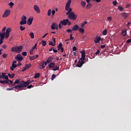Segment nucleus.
<instances>
[{"label":"nucleus","instance_id":"f257e3e1","mask_svg":"<svg viewBox=\"0 0 131 131\" xmlns=\"http://www.w3.org/2000/svg\"><path fill=\"white\" fill-rule=\"evenodd\" d=\"M32 81H33L28 80L27 81L25 82L23 80H20L19 79H16L14 83L12 84V86H15L14 88L18 91H23V90H26V88H27Z\"/></svg>","mask_w":131,"mask_h":131},{"label":"nucleus","instance_id":"f03ea898","mask_svg":"<svg viewBox=\"0 0 131 131\" xmlns=\"http://www.w3.org/2000/svg\"><path fill=\"white\" fill-rule=\"evenodd\" d=\"M78 59H79V61L78 62V64H77L76 66L77 67L80 68L82 66V65H83V64H84V63H85L84 60L86 59H85V57H83L82 56L80 58L79 57H78Z\"/></svg>","mask_w":131,"mask_h":131},{"label":"nucleus","instance_id":"7ed1b4c3","mask_svg":"<svg viewBox=\"0 0 131 131\" xmlns=\"http://www.w3.org/2000/svg\"><path fill=\"white\" fill-rule=\"evenodd\" d=\"M22 50H23V47H22V46L19 47H14L11 48L12 52H14L18 53H20Z\"/></svg>","mask_w":131,"mask_h":131},{"label":"nucleus","instance_id":"20e7f679","mask_svg":"<svg viewBox=\"0 0 131 131\" xmlns=\"http://www.w3.org/2000/svg\"><path fill=\"white\" fill-rule=\"evenodd\" d=\"M68 22H69L68 19H63L62 20H61L59 22V24L58 25V27H59V29H61V28H62V25H63V26H66V25H67V24H68Z\"/></svg>","mask_w":131,"mask_h":131},{"label":"nucleus","instance_id":"39448f33","mask_svg":"<svg viewBox=\"0 0 131 131\" xmlns=\"http://www.w3.org/2000/svg\"><path fill=\"white\" fill-rule=\"evenodd\" d=\"M77 18V15H75L74 14V12H72L71 14L69 15V19H70L71 20H73L74 21H75L76 19Z\"/></svg>","mask_w":131,"mask_h":131},{"label":"nucleus","instance_id":"423d86ee","mask_svg":"<svg viewBox=\"0 0 131 131\" xmlns=\"http://www.w3.org/2000/svg\"><path fill=\"white\" fill-rule=\"evenodd\" d=\"M27 23V21L26 20V16H23L21 18V20L20 21V25H24Z\"/></svg>","mask_w":131,"mask_h":131},{"label":"nucleus","instance_id":"0eeeda50","mask_svg":"<svg viewBox=\"0 0 131 131\" xmlns=\"http://www.w3.org/2000/svg\"><path fill=\"white\" fill-rule=\"evenodd\" d=\"M15 59H16L17 62H21L23 60V56L20 54H18L15 57Z\"/></svg>","mask_w":131,"mask_h":131},{"label":"nucleus","instance_id":"6e6552de","mask_svg":"<svg viewBox=\"0 0 131 131\" xmlns=\"http://www.w3.org/2000/svg\"><path fill=\"white\" fill-rule=\"evenodd\" d=\"M103 40V39L101 38V36H97L94 38V42L95 43H100V41Z\"/></svg>","mask_w":131,"mask_h":131},{"label":"nucleus","instance_id":"1a4fd4ad","mask_svg":"<svg viewBox=\"0 0 131 131\" xmlns=\"http://www.w3.org/2000/svg\"><path fill=\"white\" fill-rule=\"evenodd\" d=\"M11 14V11L10 10H6L3 15V18H7Z\"/></svg>","mask_w":131,"mask_h":131},{"label":"nucleus","instance_id":"9d476101","mask_svg":"<svg viewBox=\"0 0 131 131\" xmlns=\"http://www.w3.org/2000/svg\"><path fill=\"white\" fill-rule=\"evenodd\" d=\"M71 0H68L66 3V10H68L69 9H71V8H70V5H71Z\"/></svg>","mask_w":131,"mask_h":131},{"label":"nucleus","instance_id":"9b49d317","mask_svg":"<svg viewBox=\"0 0 131 131\" xmlns=\"http://www.w3.org/2000/svg\"><path fill=\"white\" fill-rule=\"evenodd\" d=\"M47 64H48L46 61H43L41 63V65H39V69H43V68H45V67H46V66H47Z\"/></svg>","mask_w":131,"mask_h":131},{"label":"nucleus","instance_id":"f8f14e48","mask_svg":"<svg viewBox=\"0 0 131 131\" xmlns=\"http://www.w3.org/2000/svg\"><path fill=\"white\" fill-rule=\"evenodd\" d=\"M33 8L36 13H37L38 14H39V13H40V9H39V7L37 6V5H34Z\"/></svg>","mask_w":131,"mask_h":131},{"label":"nucleus","instance_id":"ddd939ff","mask_svg":"<svg viewBox=\"0 0 131 131\" xmlns=\"http://www.w3.org/2000/svg\"><path fill=\"white\" fill-rule=\"evenodd\" d=\"M53 41H50L49 42V46H52L53 47H55L56 46V38H53Z\"/></svg>","mask_w":131,"mask_h":131},{"label":"nucleus","instance_id":"4468645a","mask_svg":"<svg viewBox=\"0 0 131 131\" xmlns=\"http://www.w3.org/2000/svg\"><path fill=\"white\" fill-rule=\"evenodd\" d=\"M53 60H54V57H52V56H51L48 58L46 62H47V64H49V63H51V62H52Z\"/></svg>","mask_w":131,"mask_h":131},{"label":"nucleus","instance_id":"2eb2a0df","mask_svg":"<svg viewBox=\"0 0 131 131\" xmlns=\"http://www.w3.org/2000/svg\"><path fill=\"white\" fill-rule=\"evenodd\" d=\"M48 67L49 68H51V69H53V68H55V62H50Z\"/></svg>","mask_w":131,"mask_h":131},{"label":"nucleus","instance_id":"dca6fc26","mask_svg":"<svg viewBox=\"0 0 131 131\" xmlns=\"http://www.w3.org/2000/svg\"><path fill=\"white\" fill-rule=\"evenodd\" d=\"M121 16H122V17L125 18V19H126L127 17L129 16V14L125 12H123L121 13Z\"/></svg>","mask_w":131,"mask_h":131},{"label":"nucleus","instance_id":"f3484780","mask_svg":"<svg viewBox=\"0 0 131 131\" xmlns=\"http://www.w3.org/2000/svg\"><path fill=\"white\" fill-rule=\"evenodd\" d=\"M36 58H38V55H35L33 56H29V59L31 61L36 59Z\"/></svg>","mask_w":131,"mask_h":131},{"label":"nucleus","instance_id":"a211bd4d","mask_svg":"<svg viewBox=\"0 0 131 131\" xmlns=\"http://www.w3.org/2000/svg\"><path fill=\"white\" fill-rule=\"evenodd\" d=\"M32 21H33V18H29L27 21L28 25H31L32 24Z\"/></svg>","mask_w":131,"mask_h":131},{"label":"nucleus","instance_id":"6ab92c4d","mask_svg":"<svg viewBox=\"0 0 131 131\" xmlns=\"http://www.w3.org/2000/svg\"><path fill=\"white\" fill-rule=\"evenodd\" d=\"M79 29V26H78V25H75L72 28V30L76 31L77 30H78Z\"/></svg>","mask_w":131,"mask_h":131},{"label":"nucleus","instance_id":"aec40b11","mask_svg":"<svg viewBox=\"0 0 131 131\" xmlns=\"http://www.w3.org/2000/svg\"><path fill=\"white\" fill-rule=\"evenodd\" d=\"M17 68V64H12V67H10V69L11 71H14L15 70V68Z\"/></svg>","mask_w":131,"mask_h":131},{"label":"nucleus","instance_id":"412c9836","mask_svg":"<svg viewBox=\"0 0 131 131\" xmlns=\"http://www.w3.org/2000/svg\"><path fill=\"white\" fill-rule=\"evenodd\" d=\"M66 11H68L66 13V15L70 16V14L72 13V8H69L68 10H66Z\"/></svg>","mask_w":131,"mask_h":131},{"label":"nucleus","instance_id":"4be33fe9","mask_svg":"<svg viewBox=\"0 0 131 131\" xmlns=\"http://www.w3.org/2000/svg\"><path fill=\"white\" fill-rule=\"evenodd\" d=\"M0 83H2V84H7L9 83V80H1L0 81Z\"/></svg>","mask_w":131,"mask_h":131},{"label":"nucleus","instance_id":"5701e85b","mask_svg":"<svg viewBox=\"0 0 131 131\" xmlns=\"http://www.w3.org/2000/svg\"><path fill=\"white\" fill-rule=\"evenodd\" d=\"M93 6V4H91V3H88V4L86 6V10H89L90 9H91V8H92Z\"/></svg>","mask_w":131,"mask_h":131},{"label":"nucleus","instance_id":"b1692460","mask_svg":"<svg viewBox=\"0 0 131 131\" xmlns=\"http://www.w3.org/2000/svg\"><path fill=\"white\" fill-rule=\"evenodd\" d=\"M72 35H73V34H71L70 35V39H68L67 40H66V41H68V40H73L74 39V37H73Z\"/></svg>","mask_w":131,"mask_h":131},{"label":"nucleus","instance_id":"393cba45","mask_svg":"<svg viewBox=\"0 0 131 131\" xmlns=\"http://www.w3.org/2000/svg\"><path fill=\"white\" fill-rule=\"evenodd\" d=\"M80 53L81 54V57L85 58V51L84 50L80 51Z\"/></svg>","mask_w":131,"mask_h":131},{"label":"nucleus","instance_id":"a878e982","mask_svg":"<svg viewBox=\"0 0 131 131\" xmlns=\"http://www.w3.org/2000/svg\"><path fill=\"white\" fill-rule=\"evenodd\" d=\"M62 47V43L60 42L59 43V45L57 46L58 51H60V50H61V49H62L63 48Z\"/></svg>","mask_w":131,"mask_h":131},{"label":"nucleus","instance_id":"bb28decb","mask_svg":"<svg viewBox=\"0 0 131 131\" xmlns=\"http://www.w3.org/2000/svg\"><path fill=\"white\" fill-rule=\"evenodd\" d=\"M126 31H127V30L126 29L122 30V34L123 36H125V35H126Z\"/></svg>","mask_w":131,"mask_h":131},{"label":"nucleus","instance_id":"cd10ccee","mask_svg":"<svg viewBox=\"0 0 131 131\" xmlns=\"http://www.w3.org/2000/svg\"><path fill=\"white\" fill-rule=\"evenodd\" d=\"M57 26V25L55 23H53L52 25H51V29H56V27Z\"/></svg>","mask_w":131,"mask_h":131},{"label":"nucleus","instance_id":"c85d7f7f","mask_svg":"<svg viewBox=\"0 0 131 131\" xmlns=\"http://www.w3.org/2000/svg\"><path fill=\"white\" fill-rule=\"evenodd\" d=\"M85 5H86V3L84 1H81V6H82V8H84L85 7Z\"/></svg>","mask_w":131,"mask_h":131},{"label":"nucleus","instance_id":"c756f323","mask_svg":"<svg viewBox=\"0 0 131 131\" xmlns=\"http://www.w3.org/2000/svg\"><path fill=\"white\" fill-rule=\"evenodd\" d=\"M11 31H12V29H11V28H8L7 29L6 32L5 33H8L10 34V32H11Z\"/></svg>","mask_w":131,"mask_h":131},{"label":"nucleus","instance_id":"7c9ffc66","mask_svg":"<svg viewBox=\"0 0 131 131\" xmlns=\"http://www.w3.org/2000/svg\"><path fill=\"white\" fill-rule=\"evenodd\" d=\"M31 66H32L31 64L28 63L26 64L25 67L26 68V69H29V68L31 67Z\"/></svg>","mask_w":131,"mask_h":131},{"label":"nucleus","instance_id":"2f4dec72","mask_svg":"<svg viewBox=\"0 0 131 131\" xmlns=\"http://www.w3.org/2000/svg\"><path fill=\"white\" fill-rule=\"evenodd\" d=\"M6 35V33H3L0 35L1 38L2 39H5V35Z\"/></svg>","mask_w":131,"mask_h":131},{"label":"nucleus","instance_id":"473e14b6","mask_svg":"<svg viewBox=\"0 0 131 131\" xmlns=\"http://www.w3.org/2000/svg\"><path fill=\"white\" fill-rule=\"evenodd\" d=\"M29 36L31 37V38H34V33L33 32H30Z\"/></svg>","mask_w":131,"mask_h":131},{"label":"nucleus","instance_id":"72a5a7b5","mask_svg":"<svg viewBox=\"0 0 131 131\" xmlns=\"http://www.w3.org/2000/svg\"><path fill=\"white\" fill-rule=\"evenodd\" d=\"M41 43H42V47H45V46H47V41L42 40Z\"/></svg>","mask_w":131,"mask_h":131},{"label":"nucleus","instance_id":"f704fd0d","mask_svg":"<svg viewBox=\"0 0 131 131\" xmlns=\"http://www.w3.org/2000/svg\"><path fill=\"white\" fill-rule=\"evenodd\" d=\"M8 76L10 78H14V77L15 76V74H8Z\"/></svg>","mask_w":131,"mask_h":131},{"label":"nucleus","instance_id":"c9c22d12","mask_svg":"<svg viewBox=\"0 0 131 131\" xmlns=\"http://www.w3.org/2000/svg\"><path fill=\"white\" fill-rule=\"evenodd\" d=\"M79 32H81L82 33H84V29L82 28H79Z\"/></svg>","mask_w":131,"mask_h":131},{"label":"nucleus","instance_id":"e433bc0d","mask_svg":"<svg viewBox=\"0 0 131 131\" xmlns=\"http://www.w3.org/2000/svg\"><path fill=\"white\" fill-rule=\"evenodd\" d=\"M118 9L119 10V11H120L121 12H122V11H123V7H121V6H119L118 7Z\"/></svg>","mask_w":131,"mask_h":131},{"label":"nucleus","instance_id":"4c0bfd02","mask_svg":"<svg viewBox=\"0 0 131 131\" xmlns=\"http://www.w3.org/2000/svg\"><path fill=\"white\" fill-rule=\"evenodd\" d=\"M86 24H88V21H84L81 25V27H84V25H85Z\"/></svg>","mask_w":131,"mask_h":131},{"label":"nucleus","instance_id":"58836bf2","mask_svg":"<svg viewBox=\"0 0 131 131\" xmlns=\"http://www.w3.org/2000/svg\"><path fill=\"white\" fill-rule=\"evenodd\" d=\"M103 35H107V29L103 30L102 32Z\"/></svg>","mask_w":131,"mask_h":131},{"label":"nucleus","instance_id":"ea45409f","mask_svg":"<svg viewBox=\"0 0 131 131\" xmlns=\"http://www.w3.org/2000/svg\"><path fill=\"white\" fill-rule=\"evenodd\" d=\"M57 70H59V66H56L53 69V71H57Z\"/></svg>","mask_w":131,"mask_h":131},{"label":"nucleus","instance_id":"a19ab883","mask_svg":"<svg viewBox=\"0 0 131 131\" xmlns=\"http://www.w3.org/2000/svg\"><path fill=\"white\" fill-rule=\"evenodd\" d=\"M39 73H36L35 74V76H34V78H38V77H39Z\"/></svg>","mask_w":131,"mask_h":131},{"label":"nucleus","instance_id":"79ce46f5","mask_svg":"<svg viewBox=\"0 0 131 131\" xmlns=\"http://www.w3.org/2000/svg\"><path fill=\"white\" fill-rule=\"evenodd\" d=\"M6 73H2L1 76H2V78H3V79H4L5 77L6 76Z\"/></svg>","mask_w":131,"mask_h":131},{"label":"nucleus","instance_id":"37998d69","mask_svg":"<svg viewBox=\"0 0 131 131\" xmlns=\"http://www.w3.org/2000/svg\"><path fill=\"white\" fill-rule=\"evenodd\" d=\"M51 14H52V10L49 9L48 11V16H51Z\"/></svg>","mask_w":131,"mask_h":131},{"label":"nucleus","instance_id":"c03bdc74","mask_svg":"<svg viewBox=\"0 0 131 131\" xmlns=\"http://www.w3.org/2000/svg\"><path fill=\"white\" fill-rule=\"evenodd\" d=\"M36 46H37V44H35V46H33L31 50L34 51V50L37 49V48H36Z\"/></svg>","mask_w":131,"mask_h":131},{"label":"nucleus","instance_id":"a18cd8bd","mask_svg":"<svg viewBox=\"0 0 131 131\" xmlns=\"http://www.w3.org/2000/svg\"><path fill=\"white\" fill-rule=\"evenodd\" d=\"M14 87L13 88H7L6 89V91H13V89H16L15 88V86H13Z\"/></svg>","mask_w":131,"mask_h":131},{"label":"nucleus","instance_id":"49530a36","mask_svg":"<svg viewBox=\"0 0 131 131\" xmlns=\"http://www.w3.org/2000/svg\"><path fill=\"white\" fill-rule=\"evenodd\" d=\"M6 29H7V27H4L3 29H2V32L3 33H6Z\"/></svg>","mask_w":131,"mask_h":131},{"label":"nucleus","instance_id":"de8ad7c7","mask_svg":"<svg viewBox=\"0 0 131 131\" xmlns=\"http://www.w3.org/2000/svg\"><path fill=\"white\" fill-rule=\"evenodd\" d=\"M20 29L21 31H23L24 30H25V27H23L22 26H20Z\"/></svg>","mask_w":131,"mask_h":131},{"label":"nucleus","instance_id":"09e8293b","mask_svg":"<svg viewBox=\"0 0 131 131\" xmlns=\"http://www.w3.org/2000/svg\"><path fill=\"white\" fill-rule=\"evenodd\" d=\"M56 78V76L55 74H53L52 77H51V79L52 80H54Z\"/></svg>","mask_w":131,"mask_h":131},{"label":"nucleus","instance_id":"8fccbe9b","mask_svg":"<svg viewBox=\"0 0 131 131\" xmlns=\"http://www.w3.org/2000/svg\"><path fill=\"white\" fill-rule=\"evenodd\" d=\"M8 84H12V85H13V81L8 80Z\"/></svg>","mask_w":131,"mask_h":131},{"label":"nucleus","instance_id":"3c124183","mask_svg":"<svg viewBox=\"0 0 131 131\" xmlns=\"http://www.w3.org/2000/svg\"><path fill=\"white\" fill-rule=\"evenodd\" d=\"M117 4L118 3H117V1H114L113 2V5H114V6H116Z\"/></svg>","mask_w":131,"mask_h":131},{"label":"nucleus","instance_id":"603ef678","mask_svg":"<svg viewBox=\"0 0 131 131\" xmlns=\"http://www.w3.org/2000/svg\"><path fill=\"white\" fill-rule=\"evenodd\" d=\"M9 5L10 6V8H12L13 6H14V3L13 2H10L9 4Z\"/></svg>","mask_w":131,"mask_h":131},{"label":"nucleus","instance_id":"864d4df0","mask_svg":"<svg viewBox=\"0 0 131 131\" xmlns=\"http://www.w3.org/2000/svg\"><path fill=\"white\" fill-rule=\"evenodd\" d=\"M72 31H73V30H72V29L71 30V29H68L67 30V32L68 33H70L71 32H72Z\"/></svg>","mask_w":131,"mask_h":131},{"label":"nucleus","instance_id":"5fc2aeb1","mask_svg":"<svg viewBox=\"0 0 131 131\" xmlns=\"http://www.w3.org/2000/svg\"><path fill=\"white\" fill-rule=\"evenodd\" d=\"M10 36V34L5 33V38H8Z\"/></svg>","mask_w":131,"mask_h":131},{"label":"nucleus","instance_id":"6e6d98bb","mask_svg":"<svg viewBox=\"0 0 131 131\" xmlns=\"http://www.w3.org/2000/svg\"><path fill=\"white\" fill-rule=\"evenodd\" d=\"M22 55H23V56H27V52H23L22 53Z\"/></svg>","mask_w":131,"mask_h":131},{"label":"nucleus","instance_id":"4d7b16f0","mask_svg":"<svg viewBox=\"0 0 131 131\" xmlns=\"http://www.w3.org/2000/svg\"><path fill=\"white\" fill-rule=\"evenodd\" d=\"M107 20L108 21H112V17L111 16L107 17Z\"/></svg>","mask_w":131,"mask_h":131},{"label":"nucleus","instance_id":"13d9d810","mask_svg":"<svg viewBox=\"0 0 131 131\" xmlns=\"http://www.w3.org/2000/svg\"><path fill=\"white\" fill-rule=\"evenodd\" d=\"M55 14H56V11L55 10H52V16H54V15H55Z\"/></svg>","mask_w":131,"mask_h":131},{"label":"nucleus","instance_id":"bf43d9fd","mask_svg":"<svg viewBox=\"0 0 131 131\" xmlns=\"http://www.w3.org/2000/svg\"><path fill=\"white\" fill-rule=\"evenodd\" d=\"M7 56H8L7 54H3L2 56L5 58H7Z\"/></svg>","mask_w":131,"mask_h":131},{"label":"nucleus","instance_id":"052dcab7","mask_svg":"<svg viewBox=\"0 0 131 131\" xmlns=\"http://www.w3.org/2000/svg\"><path fill=\"white\" fill-rule=\"evenodd\" d=\"M4 79H6V80H9V77L8 76L6 75L4 77Z\"/></svg>","mask_w":131,"mask_h":131},{"label":"nucleus","instance_id":"680f3d73","mask_svg":"<svg viewBox=\"0 0 131 131\" xmlns=\"http://www.w3.org/2000/svg\"><path fill=\"white\" fill-rule=\"evenodd\" d=\"M93 2H96V3H101V0H92Z\"/></svg>","mask_w":131,"mask_h":131},{"label":"nucleus","instance_id":"e2e57ef3","mask_svg":"<svg viewBox=\"0 0 131 131\" xmlns=\"http://www.w3.org/2000/svg\"><path fill=\"white\" fill-rule=\"evenodd\" d=\"M31 88H33V85H30L27 86V89H31Z\"/></svg>","mask_w":131,"mask_h":131},{"label":"nucleus","instance_id":"0e129e2a","mask_svg":"<svg viewBox=\"0 0 131 131\" xmlns=\"http://www.w3.org/2000/svg\"><path fill=\"white\" fill-rule=\"evenodd\" d=\"M126 42H127V43H129V42H131V38L127 40Z\"/></svg>","mask_w":131,"mask_h":131},{"label":"nucleus","instance_id":"69168bd1","mask_svg":"<svg viewBox=\"0 0 131 131\" xmlns=\"http://www.w3.org/2000/svg\"><path fill=\"white\" fill-rule=\"evenodd\" d=\"M4 40V39L0 38V45L3 44V41Z\"/></svg>","mask_w":131,"mask_h":131},{"label":"nucleus","instance_id":"338daca9","mask_svg":"<svg viewBox=\"0 0 131 131\" xmlns=\"http://www.w3.org/2000/svg\"><path fill=\"white\" fill-rule=\"evenodd\" d=\"M95 54L96 55H99L100 54V50H97Z\"/></svg>","mask_w":131,"mask_h":131},{"label":"nucleus","instance_id":"774afa93","mask_svg":"<svg viewBox=\"0 0 131 131\" xmlns=\"http://www.w3.org/2000/svg\"><path fill=\"white\" fill-rule=\"evenodd\" d=\"M77 48L76 47L74 46L73 47V51H76Z\"/></svg>","mask_w":131,"mask_h":131}]
</instances>
